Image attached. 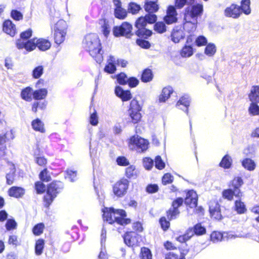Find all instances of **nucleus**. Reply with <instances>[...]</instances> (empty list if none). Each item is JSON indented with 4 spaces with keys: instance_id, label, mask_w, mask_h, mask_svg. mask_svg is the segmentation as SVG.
Returning <instances> with one entry per match:
<instances>
[{
    "instance_id": "obj_18",
    "label": "nucleus",
    "mask_w": 259,
    "mask_h": 259,
    "mask_svg": "<svg viewBox=\"0 0 259 259\" xmlns=\"http://www.w3.org/2000/svg\"><path fill=\"white\" fill-rule=\"evenodd\" d=\"M106 238V230L103 227L101 234V251L98 256V259H108V255L105 250V244Z\"/></svg>"
},
{
    "instance_id": "obj_17",
    "label": "nucleus",
    "mask_w": 259,
    "mask_h": 259,
    "mask_svg": "<svg viewBox=\"0 0 259 259\" xmlns=\"http://www.w3.org/2000/svg\"><path fill=\"white\" fill-rule=\"evenodd\" d=\"M185 37V33L182 29V26H177L174 28L171 33V39L175 43H178Z\"/></svg>"
},
{
    "instance_id": "obj_62",
    "label": "nucleus",
    "mask_w": 259,
    "mask_h": 259,
    "mask_svg": "<svg viewBox=\"0 0 259 259\" xmlns=\"http://www.w3.org/2000/svg\"><path fill=\"white\" fill-rule=\"evenodd\" d=\"M165 163L159 155L156 156L155 158V166L158 169H162L165 167Z\"/></svg>"
},
{
    "instance_id": "obj_19",
    "label": "nucleus",
    "mask_w": 259,
    "mask_h": 259,
    "mask_svg": "<svg viewBox=\"0 0 259 259\" xmlns=\"http://www.w3.org/2000/svg\"><path fill=\"white\" fill-rule=\"evenodd\" d=\"M158 0H146L145 2L144 9L148 13H156L159 10Z\"/></svg>"
},
{
    "instance_id": "obj_4",
    "label": "nucleus",
    "mask_w": 259,
    "mask_h": 259,
    "mask_svg": "<svg viewBox=\"0 0 259 259\" xmlns=\"http://www.w3.org/2000/svg\"><path fill=\"white\" fill-rule=\"evenodd\" d=\"M32 31L30 28L21 33L20 38L16 42L18 49H25L27 52H31L35 49L34 40L36 38L28 39L32 36Z\"/></svg>"
},
{
    "instance_id": "obj_43",
    "label": "nucleus",
    "mask_w": 259,
    "mask_h": 259,
    "mask_svg": "<svg viewBox=\"0 0 259 259\" xmlns=\"http://www.w3.org/2000/svg\"><path fill=\"white\" fill-rule=\"evenodd\" d=\"M193 48L191 45H185L182 49L181 55L183 57H190L193 54Z\"/></svg>"
},
{
    "instance_id": "obj_20",
    "label": "nucleus",
    "mask_w": 259,
    "mask_h": 259,
    "mask_svg": "<svg viewBox=\"0 0 259 259\" xmlns=\"http://www.w3.org/2000/svg\"><path fill=\"white\" fill-rule=\"evenodd\" d=\"M34 44L35 48L37 47L39 50L42 51L48 50L51 46L50 42L48 39L42 38H36Z\"/></svg>"
},
{
    "instance_id": "obj_49",
    "label": "nucleus",
    "mask_w": 259,
    "mask_h": 259,
    "mask_svg": "<svg viewBox=\"0 0 259 259\" xmlns=\"http://www.w3.org/2000/svg\"><path fill=\"white\" fill-rule=\"evenodd\" d=\"M44 228L45 225L44 223L37 224L32 229L33 233L36 236H39L42 233Z\"/></svg>"
},
{
    "instance_id": "obj_8",
    "label": "nucleus",
    "mask_w": 259,
    "mask_h": 259,
    "mask_svg": "<svg viewBox=\"0 0 259 259\" xmlns=\"http://www.w3.org/2000/svg\"><path fill=\"white\" fill-rule=\"evenodd\" d=\"M130 184L129 181L122 178L117 181L113 187V192L114 194L117 197H122L127 193Z\"/></svg>"
},
{
    "instance_id": "obj_3",
    "label": "nucleus",
    "mask_w": 259,
    "mask_h": 259,
    "mask_svg": "<svg viewBox=\"0 0 259 259\" xmlns=\"http://www.w3.org/2000/svg\"><path fill=\"white\" fill-rule=\"evenodd\" d=\"M64 188L63 182L54 181L48 185L46 194L44 196V206L49 208L55 198Z\"/></svg>"
},
{
    "instance_id": "obj_57",
    "label": "nucleus",
    "mask_w": 259,
    "mask_h": 259,
    "mask_svg": "<svg viewBox=\"0 0 259 259\" xmlns=\"http://www.w3.org/2000/svg\"><path fill=\"white\" fill-rule=\"evenodd\" d=\"M141 259H152V254L150 250L146 247L141 248Z\"/></svg>"
},
{
    "instance_id": "obj_64",
    "label": "nucleus",
    "mask_w": 259,
    "mask_h": 259,
    "mask_svg": "<svg viewBox=\"0 0 259 259\" xmlns=\"http://www.w3.org/2000/svg\"><path fill=\"white\" fill-rule=\"evenodd\" d=\"M210 238L213 242H218L222 240L223 235L219 232H213L210 235Z\"/></svg>"
},
{
    "instance_id": "obj_9",
    "label": "nucleus",
    "mask_w": 259,
    "mask_h": 259,
    "mask_svg": "<svg viewBox=\"0 0 259 259\" xmlns=\"http://www.w3.org/2000/svg\"><path fill=\"white\" fill-rule=\"evenodd\" d=\"M142 107L139 104L138 101L136 99H133L130 103L128 114L134 123H138L142 117L140 111Z\"/></svg>"
},
{
    "instance_id": "obj_33",
    "label": "nucleus",
    "mask_w": 259,
    "mask_h": 259,
    "mask_svg": "<svg viewBox=\"0 0 259 259\" xmlns=\"http://www.w3.org/2000/svg\"><path fill=\"white\" fill-rule=\"evenodd\" d=\"M250 0H241L240 6H239L240 10L242 13L248 15L251 13Z\"/></svg>"
},
{
    "instance_id": "obj_2",
    "label": "nucleus",
    "mask_w": 259,
    "mask_h": 259,
    "mask_svg": "<svg viewBox=\"0 0 259 259\" xmlns=\"http://www.w3.org/2000/svg\"><path fill=\"white\" fill-rule=\"evenodd\" d=\"M203 12V6L196 4L189 6L185 9L183 29L188 33L193 32L196 29L198 17Z\"/></svg>"
},
{
    "instance_id": "obj_55",
    "label": "nucleus",
    "mask_w": 259,
    "mask_h": 259,
    "mask_svg": "<svg viewBox=\"0 0 259 259\" xmlns=\"http://www.w3.org/2000/svg\"><path fill=\"white\" fill-rule=\"evenodd\" d=\"M187 252L181 253L180 257L179 258L178 255L173 252H169L165 254V259H185V255Z\"/></svg>"
},
{
    "instance_id": "obj_5",
    "label": "nucleus",
    "mask_w": 259,
    "mask_h": 259,
    "mask_svg": "<svg viewBox=\"0 0 259 259\" xmlns=\"http://www.w3.org/2000/svg\"><path fill=\"white\" fill-rule=\"evenodd\" d=\"M148 144L149 142L147 140L138 135L132 136L128 141L130 149L132 150H135L139 153L146 151L148 148Z\"/></svg>"
},
{
    "instance_id": "obj_23",
    "label": "nucleus",
    "mask_w": 259,
    "mask_h": 259,
    "mask_svg": "<svg viewBox=\"0 0 259 259\" xmlns=\"http://www.w3.org/2000/svg\"><path fill=\"white\" fill-rule=\"evenodd\" d=\"M3 30L7 34L13 36L16 33V26L10 20H6L3 23Z\"/></svg>"
},
{
    "instance_id": "obj_32",
    "label": "nucleus",
    "mask_w": 259,
    "mask_h": 259,
    "mask_svg": "<svg viewBox=\"0 0 259 259\" xmlns=\"http://www.w3.org/2000/svg\"><path fill=\"white\" fill-rule=\"evenodd\" d=\"M154 13H148L145 16H141L138 19H143V24L147 25L148 23L153 24L156 22L157 17Z\"/></svg>"
},
{
    "instance_id": "obj_13",
    "label": "nucleus",
    "mask_w": 259,
    "mask_h": 259,
    "mask_svg": "<svg viewBox=\"0 0 259 259\" xmlns=\"http://www.w3.org/2000/svg\"><path fill=\"white\" fill-rule=\"evenodd\" d=\"M184 202L190 208L196 207L198 203V195L196 192L193 190H188Z\"/></svg>"
},
{
    "instance_id": "obj_50",
    "label": "nucleus",
    "mask_w": 259,
    "mask_h": 259,
    "mask_svg": "<svg viewBox=\"0 0 259 259\" xmlns=\"http://www.w3.org/2000/svg\"><path fill=\"white\" fill-rule=\"evenodd\" d=\"M39 178L43 182H48L51 180V177L49 174V171L47 168H45L40 172Z\"/></svg>"
},
{
    "instance_id": "obj_40",
    "label": "nucleus",
    "mask_w": 259,
    "mask_h": 259,
    "mask_svg": "<svg viewBox=\"0 0 259 259\" xmlns=\"http://www.w3.org/2000/svg\"><path fill=\"white\" fill-rule=\"evenodd\" d=\"M216 46L213 43H208L206 45L204 53L209 57L213 56L216 53Z\"/></svg>"
},
{
    "instance_id": "obj_27",
    "label": "nucleus",
    "mask_w": 259,
    "mask_h": 259,
    "mask_svg": "<svg viewBox=\"0 0 259 259\" xmlns=\"http://www.w3.org/2000/svg\"><path fill=\"white\" fill-rule=\"evenodd\" d=\"M48 90L45 88L36 90L32 92L33 98L35 100L45 99L48 95Z\"/></svg>"
},
{
    "instance_id": "obj_10",
    "label": "nucleus",
    "mask_w": 259,
    "mask_h": 259,
    "mask_svg": "<svg viewBox=\"0 0 259 259\" xmlns=\"http://www.w3.org/2000/svg\"><path fill=\"white\" fill-rule=\"evenodd\" d=\"M143 19H138L135 24V26L137 28L135 34L137 36L145 39L148 38L152 34V31L151 30L147 29V25L143 24Z\"/></svg>"
},
{
    "instance_id": "obj_21",
    "label": "nucleus",
    "mask_w": 259,
    "mask_h": 259,
    "mask_svg": "<svg viewBox=\"0 0 259 259\" xmlns=\"http://www.w3.org/2000/svg\"><path fill=\"white\" fill-rule=\"evenodd\" d=\"M25 193V190L21 187L13 186L8 190V194L11 197L15 198L22 197Z\"/></svg>"
},
{
    "instance_id": "obj_14",
    "label": "nucleus",
    "mask_w": 259,
    "mask_h": 259,
    "mask_svg": "<svg viewBox=\"0 0 259 259\" xmlns=\"http://www.w3.org/2000/svg\"><path fill=\"white\" fill-rule=\"evenodd\" d=\"M191 103V98L188 95L182 96L176 104L179 109L184 111L189 116V107Z\"/></svg>"
},
{
    "instance_id": "obj_24",
    "label": "nucleus",
    "mask_w": 259,
    "mask_h": 259,
    "mask_svg": "<svg viewBox=\"0 0 259 259\" xmlns=\"http://www.w3.org/2000/svg\"><path fill=\"white\" fill-rule=\"evenodd\" d=\"M209 212L211 217L217 220H221L223 218L221 212L220 205L218 203H215L214 206H209Z\"/></svg>"
},
{
    "instance_id": "obj_29",
    "label": "nucleus",
    "mask_w": 259,
    "mask_h": 259,
    "mask_svg": "<svg viewBox=\"0 0 259 259\" xmlns=\"http://www.w3.org/2000/svg\"><path fill=\"white\" fill-rule=\"evenodd\" d=\"M242 166L249 171H253L256 167V163L254 160L249 158H245L241 161Z\"/></svg>"
},
{
    "instance_id": "obj_38",
    "label": "nucleus",
    "mask_w": 259,
    "mask_h": 259,
    "mask_svg": "<svg viewBox=\"0 0 259 259\" xmlns=\"http://www.w3.org/2000/svg\"><path fill=\"white\" fill-rule=\"evenodd\" d=\"M166 23L164 21L156 22L154 25V30L157 33L162 34L166 31Z\"/></svg>"
},
{
    "instance_id": "obj_58",
    "label": "nucleus",
    "mask_w": 259,
    "mask_h": 259,
    "mask_svg": "<svg viewBox=\"0 0 259 259\" xmlns=\"http://www.w3.org/2000/svg\"><path fill=\"white\" fill-rule=\"evenodd\" d=\"M17 224L14 219H8L5 227L8 231L15 229L17 227Z\"/></svg>"
},
{
    "instance_id": "obj_44",
    "label": "nucleus",
    "mask_w": 259,
    "mask_h": 259,
    "mask_svg": "<svg viewBox=\"0 0 259 259\" xmlns=\"http://www.w3.org/2000/svg\"><path fill=\"white\" fill-rule=\"evenodd\" d=\"M125 175L128 179H136L137 177V170L135 166L130 165L125 169Z\"/></svg>"
},
{
    "instance_id": "obj_36",
    "label": "nucleus",
    "mask_w": 259,
    "mask_h": 259,
    "mask_svg": "<svg viewBox=\"0 0 259 259\" xmlns=\"http://www.w3.org/2000/svg\"><path fill=\"white\" fill-rule=\"evenodd\" d=\"M153 74L151 69L146 68L143 71L141 79L143 82H148L152 80Z\"/></svg>"
},
{
    "instance_id": "obj_1",
    "label": "nucleus",
    "mask_w": 259,
    "mask_h": 259,
    "mask_svg": "<svg viewBox=\"0 0 259 259\" xmlns=\"http://www.w3.org/2000/svg\"><path fill=\"white\" fill-rule=\"evenodd\" d=\"M82 45L97 63L100 64L102 62L103 51L100 40L97 34L90 33L86 35L83 40Z\"/></svg>"
},
{
    "instance_id": "obj_34",
    "label": "nucleus",
    "mask_w": 259,
    "mask_h": 259,
    "mask_svg": "<svg viewBox=\"0 0 259 259\" xmlns=\"http://www.w3.org/2000/svg\"><path fill=\"white\" fill-rule=\"evenodd\" d=\"M232 162L233 161L231 157L228 154H226L223 157L219 163V166L224 169H229L231 167Z\"/></svg>"
},
{
    "instance_id": "obj_11",
    "label": "nucleus",
    "mask_w": 259,
    "mask_h": 259,
    "mask_svg": "<svg viewBox=\"0 0 259 259\" xmlns=\"http://www.w3.org/2000/svg\"><path fill=\"white\" fill-rule=\"evenodd\" d=\"M126 213L123 209H115L114 210V215H111V219L113 220V224L121 226H124L130 224L131 222L130 219L126 218Z\"/></svg>"
},
{
    "instance_id": "obj_47",
    "label": "nucleus",
    "mask_w": 259,
    "mask_h": 259,
    "mask_svg": "<svg viewBox=\"0 0 259 259\" xmlns=\"http://www.w3.org/2000/svg\"><path fill=\"white\" fill-rule=\"evenodd\" d=\"M44 68L42 65L35 67L32 71V76L33 78L38 79L44 73Z\"/></svg>"
},
{
    "instance_id": "obj_60",
    "label": "nucleus",
    "mask_w": 259,
    "mask_h": 259,
    "mask_svg": "<svg viewBox=\"0 0 259 259\" xmlns=\"http://www.w3.org/2000/svg\"><path fill=\"white\" fill-rule=\"evenodd\" d=\"M195 43L197 47L206 46L207 44V39L204 36L199 35L196 38Z\"/></svg>"
},
{
    "instance_id": "obj_51",
    "label": "nucleus",
    "mask_w": 259,
    "mask_h": 259,
    "mask_svg": "<svg viewBox=\"0 0 259 259\" xmlns=\"http://www.w3.org/2000/svg\"><path fill=\"white\" fill-rule=\"evenodd\" d=\"M258 103H251L248 108L249 113L252 115H259V106L257 105Z\"/></svg>"
},
{
    "instance_id": "obj_15",
    "label": "nucleus",
    "mask_w": 259,
    "mask_h": 259,
    "mask_svg": "<svg viewBox=\"0 0 259 259\" xmlns=\"http://www.w3.org/2000/svg\"><path fill=\"white\" fill-rule=\"evenodd\" d=\"M114 93L116 96L121 99L123 102L130 100L132 98V95L129 90H124L120 86H116Z\"/></svg>"
},
{
    "instance_id": "obj_52",
    "label": "nucleus",
    "mask_w": 259,
    "mask_h": 259,
    "mask_svg": "<svg viewBox=\"0 0 259 259\" xmlns=\"http://www.w3.org/2000/svg\"><path fill=\"white\" fill-rule=\"evenodd\" d=\"M128 78L127 75L123 72H121L116 75L117 81L121 85L126 84Z\"/></svg>"
},
{
    "instance_id": "obj_37",
    "label": "nucleus",
    "mask_w": 259,
    "mask_h": 259,
    "mask_svg": "<svg viewBox=\"0 0 259 259\" xmlns=\"http://www.w3.org/2000/svg\"><path fill=\"white\" fill-rule=\"evenodd\" d=\"M234 209L238 214H243L247 211L245 204L240 200L235 201Z\"/></svg>"
},
{
    "instance_id": "obj_56",
    "label": "nucleus",
    "mask_w": 259,
    "mask_h": 259,
    "mask_svg": "<svg viewBox=\"0 0 259 259\" xmlns=\"http://www.w3.org/2000/svg\"><path fill=\"white\" fill-rule=\"evenodd\" d=\"M141 9L140 5L135 3H131L128 6V12L133 14H136Z\"/></svg>"
},
{
    "instance_id": "obj_61",
    "label": "nucleus",
    "mask_w": 259,
    "mask_h": 259,
    "mask_svg": "<svg viewBox=\"0 0 259 259\" xmlns=\"http://www.w3.org/2000/svg\"><path fill=\"white\" fill-rule=\"evenodd\" d=\"M89 121L90 123L93 126H96L98 124V116L95 109H94V112L91 114Z\"/></svg>"
},
{
    "instance_id": "obj_48",
    "label": "nucleus",
    "mask_w": 259,
    "mask_h": 259,
    "mask_svg": "<svg viewBox=\"0 0 259 259\" xmlns=\"http://www.w3.org/2000/svg\"><path fill=\"white\" fill-rule=\"evenodd\" d=\"M194 232L197 236L202 235L206 233V229L201 224H196L193 227Z\"/></svg>"
},
{
    "instance_id": "obj_28",
    "label": "nucleus",
    "mask_w": 259,
    "mask_h": 259,
    "mask_svg": "<svg viewBox=\"0 0 259 259\" xmlns=\"http://www.w3.org/2000/svg\"><path fill=\"white\" fill-rule=\"evenodd\" d=\"M31 126L32 128L37 132L41 133H45V128L44 127V123L39 118H36L31 121Z\"/></svg>"
},
{
    "instance_id": "obj_31",
    "label": "nucleus",
    "mask_w": 259,
    "mask_h": 259,
    "mask_svg": "<svg viewBox=\"0 0 259 259\" xmlns=\"http://www.w3.org/2000/svg\"><path fill=\"white\" fill-rule=\"evenodd\" d=\"M243 184V181L241 177H235L232 181L230 182L229 187L234 190L239 191V194L240 195L241 191L240 188Z\"/></svg>"
},
{
    "instance_id": "obj_26",
    "label": "nucleus",
    "mask_w": 259,
    "mask_h": 259,
    "mask_svg": "<svg viewBox=\"0 0 259 259\" xmlns=\"http://www.w3.org/2000/svg\"><path fill=\"white\" fill-rule=\"evenodd\" d=\"M248 98L251 103H259V85L252 87Z\"/></svg>"
},
{
    "instance_id": "obj_54",
    "label": "nucleus",
    "mask_w": 259,
    "mask_h": 259,
    "mask_svg": "<svg viewBox=\"0 0 259 259\" xmlns=\"http://www.w3.org/2000/svg\"><path fill=\"white\" fill-rule=\"evenodd\" d=\"M194 0H175V7L178 9L182 8L185 5H192Z\"/></svg>"
},
{
    "instance_id": "obj_45",
    "label": "nucleus",
    "mask_w": 259,
    "mask_h": 259,
    "mask_svg": "<svg viewBox=\"0 0 259 259\" xmlns=\"http://www.w3.org/2000/svg\"><path fill=\"white\" fill-rule=\"evenodd\" d=\"M16 168L14 165H12L10 171L7 174L6 178L7 183L8 185H12L15 180Z\"/></svg>"
},
{
    "instance_id": "obj_59",
    "label": "nucleus",
    "mask_w": 259,
    "mask_h": 259,
    "mask_svg": "<svg viewBox=\"0 0 259 259\" xmlns=\"http://www.w3.org/2000/svg\"><path fill=\"white\" fill-rule=\"evenodd\" d=\"M34 186L37 194H42L46 190L45 185L40 181L35 182Z\"/></svg>"
},
{
    "instance_id": "obj_30",
    "label": "nucleus",
    "mask_w": 259,
    "mask_h": 259,
    "mask_svg": "<svg viewBox=\"0 0 259 259\" xmlns=\"http://www.w3.org/2000/svg\"><path fill=\"white\" fill-rule=\"evenodd\" d=\"M222 194L224 198L227 199L229 200H232L234 196L237 197H240V195L239 194V191L237 190H234L231 188L224 190L223 191Z\"/></svg>"
},
{
    "instance_id": "obj_25",
    "label": "nucleus",
    "mask_w": 259,
    "mask_h": 259,
    "mask_svg": "<svg viewBox=\"0 0 259 259\" xmlns=\"http://www.w3.org/2000/svg\"><path fill=\"white\" fill-rule=\"evenodd\" d=\"M113 207H104L102 211L103 212V218L104 221H106L110 224H113V220L111 219V215H114Z\"/></svg>"
},
{
    "instance_id": "obj_42",
    "label": "nucleus",
    "mask_w": 259,
    "mask_h": 259,
    "mask_svg": "<svg viewBox=\"0 0 259 259\" xmlns=\"http://www.w3.org/2000/svg\"><path fill=\"white\" fill-rule=\"evenodd\" d=\"M65 178L68 179L70 182H74L77 180V171L68 168L65 171Z\"/></svg>"
},
{
    "instance_id": "obj_16",
    "label": "nucleus",
    "mask_w": 259,
    "mask_h": 259,
    "mask_svg": "<svg viewBox=\"0 0 259 259\" xmlns=\"http://www.w3.org/2000/svg\"><path fill=\"white\" fill-rule=\"evenodd\" d=\"M225 15L227 17L237 18L242 14L239 6L236 4H232L230 7L227 8L225 11Z\"/></svg>"
},
{
    "instance_id": "obj_41",
    "label": "nucleus",
    "mask_w": 259,
    "mask_h": 259,
    "mask_svg": "<svg viewBox=\"0 0 259 259\" xmlns=\"http://www.w3.org/2000/svg\"><path fill=\"white\" fill-rule=\"evenodd\" d=\"M45 245V241L42 239H39L36 241L35 245V253L37 255L42 254Z\"/></svg>"
},
{
    "instance_id": "obj_46",
    "label": "nucleus",
    "mask_w": 259,
    "mask_h": 259,
    "mask_svg": "<svg viewBox=\"0 0 259 259\" xmlns=\"http://www.w3.org/2000/svg\"><path fill=\"white\" fill-rule=\"evenodd\" d=\"M115 17L119 19H124L127 16V12L122 7L114 9Z\"/></svg>"
},
{
    "instance_id": "obj_22",
    "label": "nucleus",
    "mask_w": 259,
    "mask_h": 259,
    "mask_svg": "<svg viewBox=\"0 0 259 259\" xmlns=\"http://www.w3.org/2000/svg\"><path fill=\"white\" fill-rule=\"evenodd\" d=\"M136 235L137 234L135 232L126 233L123 236V240L125 244L128 246H134L137 241Z\"/></svg>"
},
{
    "instance_id": "obj_12",
    "label": "nucleus",
    "mask_w": 259,
    "mask_h": 259,
    "mask_svg": "<svg viewBox=\"0 0 259 259\" xmlns=\"http://www.w3.org/2000/svg\"><path fill=\"white\" fill-rule=\"evenodd\" d=\"M177 15L176 7L174 6H169L166 11V14L163 17V21L167 25L176 23L178 21Z\"/></svg>"
},
{
    "instance_id": "obj_53",
    "label": "nucleus",
    "mask_w": 259,
    "mask_h": 259,
    "mask_svg": "<svg viewBox=\"0 0 259 259\" xmlns=\"http://www.w3.org/2000/svg\"><path fill=\"white\" fill-rule=\"evenodd\" d=\"M136 44L141 48L144 49H148L151 47V44L150 42L146 40L145 38H137L136 39Z\"/></svg>"
},
{
    "instance_id": "obj_63",
    "label": "nucleus",
    "mask_w": 259,
    "mask_h": 259,
    "mask_svg": "<svg viewBox=\"0 0 259 259\" xmlns=\"http://www.w3.org/2000/svg\"><path fill=\"white\" fill-rule=\"evenodd\" d=\"M11 18L16 21L22 20L23 18L22 13L17 10H12L11 12Z\"/></svg>"
},
{
    "instance_id": "obj_39",
    "label": "nucleus",
    "mask_w": 259,
    "mask_h": 259,
    "mask_svg": "<svg viewBox=\"0 0 259 259\" xmlns=\"http://www.w3.org/2000/svg\"><path fill=\"white\" fill-rule=\"evenodd\" d=\"M180 213L179 209H176L170 207L166 211L167 218L169 221L176 219Z\"/></svg>"
},
{
    "instance_id": "obj_35",
    "label": "nucleus",
    "mask_w": 259,
    "mask_h": 259,
    "mask_svg": "<svg viewBox=\"0 0 259 259\" xmlns=\"http://www.w3.org/2000/svg\"><path fill=\"white\" fill-rule=\"evenodd\" d=\"M32 89L30 87H27L22 90L21 92V98L27 102H30L32 100Z\"/></svg>"
},
{
    "instance_id": "obj_6",
    "label": "nucleus",
    "mask_w": 259,
    "mask_h": 259,
    "mask_svg": "<svg viewBox=\"0 0 259 259\" xmlns=\"http://www.w3.org/2000/svg\"><path fill=\"white\" fill-rule=\"evenodd\" d=\"M133 26L127 22H124L119 26H115L113 28V33L115 37L125 36L130 38L134 35L132 32Z\"/></svg>"
},
{
    "instance_id": "obj_7",
    "label": "nucleus",
    "mask_w": 259,
    "mask_h": 259,
    "mask_svg": "<svg viewBox=\"0 0 259 259\" xmlns=\"http://www.w3.org/2000/svg\"><path fill=\"white\" fill-rule=\"evenodd\" d=\"M66 29V23L65 21L60 20L57 22L54 27V40L56 44L60 45L64 41Z\"/></svg>"
}]
</instances>
